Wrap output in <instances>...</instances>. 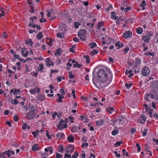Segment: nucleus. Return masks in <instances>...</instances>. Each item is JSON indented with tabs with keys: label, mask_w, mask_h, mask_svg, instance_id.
<instances>
[{
	"label": "nucleus",
	"mask_w": 158,
	"mask_h": 158,
	"mask_svg": "<svg viewBox=\"0 0 158 158\" xmlns=\"http://www.w3.org/2000/svg\"><path fill=\"white\" fill-rule=\"evenodd\" d=\"M136 31L137 33L140 34L142 33L143 29L142 28H137L136 29Z\"/></svg>",
	"instance_id": "nucleus-26"
},
{
	"label": "nucleus",
	"mask_w": 158,
	"mask_h": 158,
	"mask_svg": "<svg viewBox=\"0 0 158 158\" xmlns=\"http://www.w3.org/2000/svg\"><path fill=\"white\" fill-rule=\"evenodd\" d=\"M118 132L117 130H114L112 132V134L113 135H116Z\"/></svg>",
	"instance_id": "nucleus-42"
},
{
	"label": "nucleus",
	"mask_w": 158,
	"mask_h": 158,
	"mask_svg": "<svg viewBox=\"0 0 158 158\" xmlns=\"http://www.w3.org/2000/svg\"><path fill=\"white\" fill-rule=\"evenodd\" d=\"M82 66V65L81 64H78L77 62H75L74 64H73V66L74 67H78L80 68Z\"/></svg>",
	"instance_id": "nucleus-24"
},
{
	"label": "nucleus",
	"mask_w": 158,
	"mask_h": 158,
	"mask_svg": "<svg viewBox=\"0 0 158 158\" xmlns=\"http://www.w3.org/2000/svg\"><path fill=\"white\" fill-rule=\"evenodd\" d=\"M65 158H70L71 157V155L70 154H65L64 155Z\"/></svg>",
	"instance_id": "nucleus-59"
},
{
	"label": "nucleus",
	"mask_w": 158,
	"mask_h": 158,
	"mask_svg": "<svg viewBox=\"0 0 158 158\" xmlns=\"http://www.w3.org/2000/svg\"><path fill=\"white\" fill-rule=\"evenodd\" d=\"M29 26L33 28H35L37 27V25L36 24H31V23L29 24Z\"/></svg>",
	"instance_id": "nucleus-52"
},
{
	"label": "nucleus",
	"mask_w": 158,
	"mask_h": 158,
	"mask_svg": "<svg viewBox=\"0 0 158 158\" xmlns=\"http://www.w3.org/2000/svg\"><path fill=\"white\" fill-rule=\"evenodd\" d=\"M96 123L97 125H102L103 124V122L102 120H101L99 121H97L96 122Z\"/></svg>",
	"instance_id": "nucleus-41"
},
{
	"label": "nucleus",
	"mask_w": 158,
	"mask_h": 158,
	"mask_svg": "<svg viewBox=\"0 0 158 158\" xmlns=\"http://www.w3.org/2000/svg\"><path fill=\"white\" fill-rule=\"evenodd\" d=\"M40 23H42L43 22H46V20L45 19H43L42 18L40 19Z\"/></svg>",
	"instance_id": "nucleus-62"
},
{
	"label": "nucleus",
	"mask_w": 158,
	"mask_h": 158,
	"mask_svg": "<svg viewBox=\"0 0 158 158\" xmlns=\"http://www.w3.org/2000/svg\"><path fill=\"white\" fill-rule=\"evenodd\" d=\"M136 145L138 148V152H139L141 151V147L139 145V144L138 143H136Z\"/></svg>",
	"instance_id": "nucleus-45"
},
{
	"label": "nucleus",
	"mask_w": 158,
	"mask_h": 158,
	"mask_svg": "<svg viewBox=\"0 0 158 158\" xmlns=\"http://www.w3.org/2000/svg\"><path fill=\"white\" fill-rule=\"evenodd\" d=\"M40 149V147L37 144L33 145L32 146V150L33 151H36Z\"/></svg>",
	"instance_id": "nucleus-11"
},
{
	"label": "nucleus",
	"mask_w": 158,
	"mask_h": 158,
	"mask_svg": "<svg viewBox=\"0 0 158 158\" xmlns=\"http://www.w3.org/2000/svg\"><path fill=\"white\" fill-rule=\"evenodd\" d=\"M46 65L48 66H50L51 65L53 66V62L50 60V59L49 58H47L46 61Z\"/></svg>",
	"instance_id": "nucleus-10"
},
{
	"label": "nucleus",
	"mask_w": 158,
	"mask_h": 158,
	"mask_svg": "<svg viewBox=\"0 0 158 158\" xmlns=\"http://www.w3.org/2000/svg\"><path fill=\"white\" fill-rule=\"evenodd\" d=\"M64 33H58L57 34V37L60 38H63L64 36Z\"/></svg>",
	"instance_id": "nucleus-20"
},
{
	"label": "nucleus",
	"mask_w": 158,
	"mask_h": 158,
	"mask_svg": "<svg viewBox=\"0 0 158 158\" xmlns=\"http://www.w3.org/2000/svg\"><path fill=\"white\" fill-rule=\"evenodd\" d=\"M37 101H43L45 100V97L44 95L40 94L38 95L37 97Z\"/></svg>",
	"instance_id": "nucleus-8"
},
{
	"label": "nucleus",
	"mask_w": 158,
	"mask_h": 158,
	"mask_svg": "<svg viewBox=\"0 0 158 158\" xmlns=\"http://www.w3.org/2000/svg\"><path fill=\"white\" fill-rule=\"evenodd\" d=\"M43 36L42 35V33L41 32H39L37 35V38L39 40L43 38Z\"/></svg>",
	"instance_id": "nucleus-19"
},
{
	"label": "nucleus",
	"mask_w": 158,
	"mask_h": 158,
	"mask_svg": "<svg viewBox=\"0 0 158 158\" xmlns=\"http://www.w3.org/2000/svg\"><path fill=\"white\" fill-rule=\"evenodd\" d=\"M129 50V48L128 47H126L124 49V53H127L128 51Z\"/></svg>",
	"instance_id": "nucleus-54"
},
{
	"label": "nucleus",
	"mask_w": 158,
	"mask_h": 158,
	"mask_svg": "<svg viewBox=\"0 0 158 158\" xmlns=\"http://www.w3.org/2000/svg\"><path fill=\"white\" fill-rule=\"evenodd\" d=\"M103 23L102 21H101L98 22L97 29H99L101 27L103 26Z\"/></svg>",
	"instance_id": "nucleus-23"
},
{
	"label": "nucleus",
	"mask_w": 158,
	"mask_h": 158,
	"mask_svg": "<svg viewBox=\"0 0 158 158\" xmlns=\"http://www.w3.org/2000/svg\"><path fill=\"white\" fill-rule=\"evenodd\" d=\"M89 45L91 46V48L93 49L94 47H96L97 46L96 44L95 43H89Z\"/></svg>",
	"instance_id": "nucleus-33"
},
{
	"label": "nucleus",
	"mask_w": 158,
	"mask_h": 158,
	"mask_svg": "<svg viewBox=\"0 0 158 158\" xmlns=\"http://www.w3.org/2000/svg\"><path fill=\"white\" fill-rule=\"evenodd\" d=\"M69 78H73L74 77V76L72 72H70L69 73Z\"/></svg>",
	"instance_id": "nucleus-30"
},
{
	"label": "nucleus",
	"mask_w": 158,
	"mask_h": 158,
	"mask_svg": "<svg viewBox=\"0 0 158 158\" xmlns=\"http://www.w3.org/2000/svg\"><path fill=\"white\" fill-rule=\"evenodd\" d=\"M74 27L76 28H77L79 27V26L80 25V24L79 22H74Z\"/></svg>",
	"instance_id": "nucleus-32"
},
{
	"label": "nucleus",
	"mask_w": 158,
	"mask_h": 158,
	"mask_svg": "<svg viewBox=\"0 0 158 158\" xmlns=\"http://www.w3.org/2000/svg\"><path fill=\"white\" fill-rule=\"evenodd\" d=\"M116 14L115 12H112L111 13V18L113 19H114L115 20H118V17L116 16Z\"/></svg>",
	"instance_id": "nucleus-14"
},
{
	"label": "nucleus",
	"mask_w": 158,
	"mask_h": 158,
	"mask_svg": "<svg viewBox=\"0 0 158 158\" xmlns=\"http://www.w3.org/2000/svg\"><path fill=\"white\" fill-rule=\"evenodd\" d=\"M43 66L44 65L43 64H40L39 66L37 67V69L41 72H43V70L45 69V68Z\"/></svg>",
	"instance_id": "nucleus-12"
},
{
	"label": "nucleus",
	"mask_w": 158,
	"mask_h": 158,
	"mask_svg": "<svg viewBox=\"0 0 158 158\" xmlns=\"http://www.w3.org/2000/svg\"><path fill=\"white\" fill-rule=\"evenodd\" d=\"M10 151L8 150L7 151H6L5 152H3L0 155L1 157H2L3 158H5L6 157V156H5V155H7V156L8 157H9L11 155L10 152Z\"/></svg>",
	"instance_id": "nucleus-7"
},
{
	"label": "nucleus",
	"mask_w": 158,
	"mask_h": 158,
	"mask_svg": "<svg viewBox=\"0 0 158 158\" xmlns=\"http://www.w3.org/2000/svg\"><path fill=\"white\" fill-rule=\"evenodd\" d=\"M63 123H64V120L61 119L58 123V125L61 126L62 125V124Z\"/></svg>",
	"instance_id": "nucleus-56"
},
{
	"label": "nucleus",
	"mask_w": 158,
	"mask_h": 158,
	"mask_svg": "<svg viewBox=\"0 0 158 158\" xmlns=\"http://www.w3.org/2000/svg\"><path fill=\"white\" fill-rule=\"evenodd\" d=\"M147 131L148 130L146 128H145L144 129V131L143 133V136H145L147 135Z\"/></svg>",
	"instance_id": "nucleus-39"
},
{
	"label": "nucleus",
	"mask_w": 158,
	"mask_h": 158,
	"mask_svg": "<svg viewBox=\"0 0 158 158\" xmlns=\"http://www.w3.org/2000/svg\"><path fill=\"white\" fill-rule=\"evenodd\" d=\"M144 55H145L146 56L148 55H150L151 56H153L154 55V53H153V52L152 53V52H148L147 53H144Z\"/></svg>",
	"instance_id": "nucleus-44"
},
{
	"label": "nucleus",
	"mask_w": 158,
	"mask_h": 158,
	"mask_svg": "<svg viewBox=\"0 0 158 158\" xmlns=\"http://www.w3.org/2000/svg\"><path fill=\"white\" fill-rule=\"evenodd\" d=\"M132 35L131 32L130 31H127L123 34V36L125 38H127L131 37Z\"/></svg>",
	"instance_id": "nucleus-6"
},
{
	"label": "nucleus",
	"mask_w": 158,
	"mask_h": 158,
	"mask_svg": "<svg viewBox=\"0 0 158 158\" xmlns=\"http://www.w3.org/2000/svg\"><path fill=\"white\" fill-rule=\"evenodd\" d=\"M143 106L145 107V110H146V111L147 112H148L149 110L150 109H149V107H148V106L146 104H144Z\"/></svg>",
	"instance_id": "nucleus-43"
},
{
	"label": "nucleus",
	"mask_w": 158,
	"mask_h": 158,
	"mask_svg": "<svg viewBox=\"0 0 158 158\" xmlns=\"http://www.w3.org/2000/svg\"><path fill=\"white\" fill-rule=\"evenodd\" d=\"M27 126L28 125L27 124L24 123L23 124V126L22 127V128L23 129L25 130L27 128Z\"/></svg>",
	"instance_id": "nucleus-49"
},
{
	"label": "nucleus",
	"mask_w": 158,
	"mask_h": 158,
	"mask_svg": "<svg viewBox=\"0 0 158 158\" xmlns=\"http://www.w3.org/2000/svg\"><path fill=\"white\" fill-rule=\"evenodd\" d=\"M125 85L127 89H129L130 88L132 85V83H130L129 84H128L127 83H125Z\"/></svg>",
	"instance_id": "nucleus-37"
},
{
	"label": "nucleus",
	"mask_w": 158,
	"mask_h": 158,
	"mask_svg": "<svg viewBox=\"0 0 158 158\" xmlns=\"http://www.w3.org/2000/svg\"><path fill=\"white\" fill-rule=\"evenodd\" d=\"M29 54V52L28 51H27L25 52V53H23L22 55L23 56L26 57L27 56V55Z\"/></svg>",
	"instance_id": "nucleus-40"
},
{
	"label": "nucleus",
	"mask_w": 158,
	"mask_h": 158,
	"mask_svg": "<svg viewBox=\"0 0 158 158\" xmlns=\"http://www.w3.org/2000/svg\"><path fill=\"white\" fill-rule=\"evenodd\" d=\"M63 97V96H59L58 99H57V102H62V98Z\"/></svg>",
	"instance_id": "nucleus-51"
},
{
	"label": "nucleus",
	"mask_w": 158,
	"mask_h": 158,
	"mask_svg": "<svg viewBox=\"0 0 158 158\" xmlns=\"http://www.w3.org/2000/svg\"><path fill=\"white\" fill-rule=\"evenodd\" d=\"M146 6V4L145 3V1H142V3L140 4L141 6Z\"/></svg>",
	"instance_id": "nucleus-57"
},
{
	"label": "nucleus",
	"mask_w": 158,
	"mask_h": 158,
	"mask_svg": "<svg viewBox=\"0 0 158 158\" xmlns=\"http://www.w3.org/2000/svg\"><path fill=\"white\" fill-rule=\"evenodd\" d=\"M57 137L59 139L62 138L64 136V134L62 133H58L57 135Z\"/></svg>",
	"instance_id": "nucleus-18"
},
{
	"label": "nucleus",
	"mask_w": 158,
	"mask_h": 158,
	"mask_svg": "<svg viewBox=\"0 0 158 158\" xmlns=\"http://www.w3.org/2000/svg\"><path fill=\"white\" fill-rule=\"evenodd\" d=\"M60 92L61 93V95L62 96H63L65 94V93H64V89H60Z\"/></svg>",
	"instance_id": "nucleus-64"
},
{
	"label": "nucleus",
	"mask_w": 158,
	"mask_h": 158,
	"mask_svg": "<svg viewBox=\"0 0 158 158\" xmlns=\"http://www.w3.org/2000/svg\"><path fill=\"white\" fill-rule=\"evenodd\" d=\"M31 110H32L35 111H37V110L35 108V106L33 105H32L31 106Z\"/></svg>",
	"instance_id": "nucleus-46"
},
{
	"label": "nucleus",
	"mask_w": 158,
	"mask_h": 158,
	"mask_svg": "<svg viewBox=\"0 0 158 158\" xmlns=\"http://www.w3.org/2000/svg\"><path fill=\"white\" fill-rule=\"evenodd\" d=\"M13 119L15 121H17L19 120V118L17 115H15Z\"/></svg>",
	"instance_id": "nucleus-47"
},
{
	"label": "nucleus",
	"mask_w": 158,
	"mask_h": 158,
	"mask_svg": "<svg viewBox=\"0 0 158 158\" xmlns=\"http://www.w3.org/2000/svg\"><path fill=\"white\" fill-rule=\"evenodd\" d=\"M146 121V117L145 116L142 114L140 118L139 119L138 121L139 123L142 124L143 123Z\"/></svg>",
	"instance_id": "nucleus-9"
},
{
	"label": "nucleus",
	"mask_w": 158,
	"mask_h": 158,
	"mask_svg": "<svg viewBox=\"0 0 158 158\" xmlns=\"http://www.w3.org/2000/svg\"><path fill=\"white\" fill-rule=\"evenodd\" d=\"M4 9L2 7H0V13L2 14V15L3 16L4 15L5 13H4Z\"/></svg>",
	"instance_id": "nucleus-27"
},
{
	"label": "nucleus",
	"mask_w": 158,
	"mask_h": 158,
	"mask_svg": "<svg viewBox=\"0 0 158 158\" xmlns=\"http://www.w3.org/2000/svg\"><path fill=\"white\" fill-rule=\"evenodd\" d=\"M77 130V127L76 126L73 127L71 128V131L73 132H76Z\"/></svg>",
	"instance_id": "nucleus-34"
},
{
	"label": "nucleus",
	"mask_w": 158,
	"mask_h": 158,
	"mask_svg": "<svg viewBox=\"0 0 158 158\" xmlns=\"http://www.w3.org/2000/svg\"><path fill=\"white\" fill-rule=\"evenodd\" d=\"M115 46L118 47L117 48L118 49L120 48H122L123 46V44L122 43L118 41L116 43Z\"/></svg>",
	"instance_id": "nucleus-15"
},
{
	"label": "nucleus",
	"mask_w": 158,
	"mask_h": 158,
	"mask_svg": "<svg viewBox=\"0 0 158 158\" xmlns=\"http://www.w3.org/2000/svg\"><path fill=\"white\" fill-rule=\"evenodd\" d=\"M88 145V144L87 143H83L82 144L81 147L82 148H84L85 146L87 147Z\"/></svg>",
	"instance_id": "nucleus-60"
},
{
	"label": "nucleus",
	"mask_w": 158,
	"mask_h": 158,
	"mask_svg": "<svg viewBox=\"0 0 158 158\" xmlns=\"http://www.w3.org/2000/svg\"><path fill=\"white\" fill-rule=\"evenodd\" d=\"M59 152H63V146L61 145H60L58 146Z\"/></svg>",
	"instance_id": "nucleus-36"
},
{
	"label": "nucleus",
	"mask_w": 158,
	"mask_h": 158,
	"mask_svg": "<svg viewBox=\"0 0 158 158\" xmlns=\"http://www.w3.org/2000/svg\"><path fill=\"white\" fill-rule=\"evenodd\" d=\"M86 31L84 29L81 30L78 33L77 35L82 41L85 40L86 37Z\"/></svg>",
	"instance_id": "nucleus-3"
},
{
	"label": "nucleus",
	"mask_w": 158,
	"mask_h": 158,
	"mask_svg": "<svg viewBox=\"0 0 158 158\" xmlns=\"http://www.w3.org/2000/svg\"><path fill=\"white\" fill-rule=\"evenodd\" d=\"M153 111H154V110L153 109H152V110L150 109L149 110V111L148 112L149 114L150 117L151 118H152L153 117Z\"/></svg>",
	"instance_id": "nucleus-22"
},
{
	"label": "nucleus",
	"mask_w": 158,
	"mask_h": 158,
	"mask_svg": "<svg viewBox=\"0 0 158 158\" xmlns=\"http://www.w3.org/2000/svg\"><path fill=\"white\" fill-rule=\"evenodd\" d=\"M141 72L143 76H148L150 74V70L148 67L145 66L143 68Z\"/></svg>",
	"instance_id": "nucleus-4"
},
{
	"label": "nucleus",
	"mask_w": 158,
	"mask_h": 158,
	"mask_svg": "<svg viewBox=\"0 0 158 158\" xmlns=\"http://www.w3.org/2000/svg\"><path fill=\"white\" fill-rule=\"evenodd\" d=\"M37 87L34 89H32L29 90V92L31 94H34L36 92Z\"/></svg>",
	"instance_id": "nucleus-21"
},
{
	"label": "nucleus",
	"mask_w": 158,
	"mask_h": 158,
	"mask_svg": "<svg viewBox=\"0 0 158 158\" xmlns=\"http://www.w3.org/2000/svg\"><path fill=\"white\" fill-rule=\"evenodd\" d=\"M20 90L19 89H12L10 91V93H13V94H16V93H19Z\"/></svg>",
	"instance_id": "nucleus-16"
},
{
	"label": "nucleus",
	"mask_w": 158,
	"mask_h": 158,
	"mask_svg": "<svg viewBox=\"0 0 158 158\" xmlns=\"http://www.w3.org/2000/svg\"><path fill=\"white\" fill-rule=\"evenodd\" d=\"M141 60L139 59L138 58L136 59V63L137 64H140L141 63Z\"/></svg>",
	"instance_id": "nucleus-61"
},
{
	"label": "nucleus",
	"mask_w": 158,
	"mask_h": 158,
	"mask_svg": "<svg viewBox=\"0 0 158 158\" xmlns=\"http://www.w3.org/2000/svg\"><path fill=\"white\" fill-rule=\"evenodd\" d=\"M123 142L122 141H117L115 144V146L118 147V146H120V144L123 143Z\"/></svg>",
	"instance_id": "nucleus-35"
},
{
	"label": "nucleus",
	"mask_w": 158,
	"mask_h": 158,
	"mask_svg": "<svg viewBox=\"0 0 158 158\" xmlns=\"http://www.w3.org/2000/svg\"><path fill=\"white\" fill-rule=\"evenodd\" d=\"M30 42H32V40L31 39H27L25 41V43L27 44H29Z\"/></svg>",
	"instance_id": "nucleus-53"
},
{
	"label": "nucleus",
	"mask_w": 158,
	"mask_h": 158,
	"mask_svg": "<svg viewBox=\"0 0 158 158\" xmlns=\"http://www.w3.org/2000/svg\"><path fill=\"white\" fill-rule=\"evenodd\" d=\"M150 95V94H146L147 96L145 97V98L147 100V101H149V96Z\"/></svg>",
	"instance_id": "nucleus-55"
},
{
	"label": "nucleus",
	"mask_w": 158,
	"mask_h": 158,
	"mask_svg": "<svg viewBox=\"0 0 158 158\" xmlns=\"http://www.w3.org/2000/svg\"><path fill=\"white\" fill-rule=\"evenodd\" d=\"M69 119L70 120V122L71 123H73V117H71V116H69Z\"/></svg>",
	"instance_id": "nucleus-63"
},
{
	"label": "nucleus",
	"mask_w": 158,
	"mask_h": 158,
	"mask_svg": "<svg viewBox=\"0 0 158 158\" xmlns=\"http://www.w3.org/2000/svg\"><path fill=\"white\" fill-rule=\"evenodd\" d=\"M38 111H34L32 110H30L26 114V117L29 119H33L36 116V114Z\"/></svg>",
	"instance_id": "nucleus-2"
},
{
	"label": "nucleus",
	"mask_w": 158,
	"mask_h": 158,
	"mask_svg": "<svg viewBox=\"0 0 158 158\" xmlns=\"http://www.w3.org/2000/svg\"><path fill=\"white\" fill-rule=\"evenodd\" d=\"M108 72L106 70L102 69H100L97 74L98 77L93 79L94 84L98 88H102L105 87L111 82L110 79L106 78Z\"/></svg>",
	"instance_id": "nucleus-1"
},
{
	"label": "nucleus",
	"mask_w": 158,
	"mask_h": 158,
	"mask_svg": "<svg viewBox=\"0 0 158 158\" xmlns=\"http://www.w3.org/2000/svg\"><path fill=\"white\" fill-rule=\"evenodd\" d=\"M68 148L69 149L70 153H71L73 152L74 150V148L73 146L72 145H70L68 147Z\"/></svg>",
	"instance_id": "nucleus-25"
},
{
	"label": "nucleus",
	"mask_w": 158,
	"mask_h": 158,
	"mask_svg": "<svg viewBox=\"0 0 158 158\" xmlns=\"http://www.w3.org/2000/svg\"><path fill=\"white\" fill-rule=\"evenodd\" d=\"M152 35L151 34H148L143 37V40L146 43H148L150 39V37Z\"/></svg>",
	"instance_id": "nucleus-5"
},
{
	"label": "nucleus",
	"mask_w": 158,
	"mask_h": 158,
	"mask_svg": "<svg viewBox=\"0 0 158 158\" xmlns=\"http://www.w3.org/2000/svg\"><path fill=\"white\" fill-rule=\"evenodd\" d=\"M98 53V51H97L96 50L94 49L93 51L91 52V55L92 56Z\"/></svg>",
	"instance_id": "nucleus-38"
},
{
	"label": "nucleus",
	"mask_w": 158,
	"mask_h": 158,
	"mask_svg": "<svg viewBox=\"0 0 158 158\" xmlns=\"http://www.w3.org/2000/svg\"><path fill=\"white\" fill-rule=\"evenodd\" d=\"M53 41V40L51 39H49V42H48V44L50 45V46H51L52 45V42Z\"/></svg>",
	"instance_id": "nucleus-58"
},
{
	"label": "nucleus",
	"mask_w": 158,
	"mask_h": 158,
	"mask_svg": "<svg viewBox=\"0 0 158 158\" xmlns=\"http://www.w3.org/2000/svg\"><path fill=\"white\" fill-rule=\"evenodd\" d=\"M67 139L68 141L70 142H73L74 140V138L72 135H69L67 137Z\"/></svg>",
	"instance_id": "nucleus-17"
},
{
	"label": "nucleus",
	"mask_w": 158,
	"mask_h": 158,
	"mask_svg": "<svg viewBox=\"0 0 158 158\" xmlns=\"http://www.w3.org/2000/svg\"><path fill=\"white\" fill-rule=\"evenodd\" d=\"M11 103L12 104L17 105L18 103V101L16 100V99H15L11 101Z\"/></svg>",
	"instance_id": "nucleus-28"
},
{
	"label": "nucleus",
	"mask_w": 158,
	"mask_h": 158,
	"mask_svg": "<svg viewBox=\"0 0 158 158\" xmlns=\"http://www.w3.org/2000/svg\"><path fill=\"white\" fill-rule=\"evenodd\" d=\"M84 57L86 59V62L87 64L89 63L90 62V60L89 59V56L87 55H84Z\"/></svg>",
	"instance_id": "nucleus-29"
},
{
	"label": "nucleus",
	"mask_w": 158,
	"mask_h": 158,
	"mask_svg": "<svg viewBox=\"0 0 158 158\" xmlns=\"http://www.w3.org/2000/svg\"><path fill=\"white\" fill-rule=\"evenodd\" d=\"M62 52V50L60 48L57 49L55 52V55L60 56L61 54V52Z\"/></svg>",
	"instance_id": "nucleus-13"
},
{
	"label": "nucleus",
	"mask_w": 158,
	"mask_h": 158,
	"mask_svg": "<svg viewBox=\"0 0 158 158\" xmlns=\"http://www.w3.org/2000/svg\"><path fill=\"white\" fill-rule=\"evenodd\" d=\"M107 111L110 113L111 114L114 111V109L113 107H110L109 109H107Z\"/></svg>",
	"instance_id": "nucleus-31"
},
{
	"label": "nucleus",
	"mask_w": 158,
	"mask_h": 158,
	"mask_svg": "<svg viewBox=\"0 0 158 158\" xmlns=\"http://www.w3.org/2000/svg\"><path fill=\"white\" fill-rule=\"evenodd\" d=\"M56 157L55 158H62V156L61 154H60L58 153H57L56 154Z\"/></svg>",
	"instance_id": "nucleus-48"
},
{
	"label": "nucleus",
	"mask_w": 158,
	"mask_h": 158,
	"mask_svg": "<svg viewBox=\"0 0 158 158\" xmlns=\"http://www.w3.org/2000/svg\"><path fill=\"white\" fill-rule=\"evenodd\" d=\"M78 155V154L76 152H75L72 156V158H77Z\"/></svg>",
	"instance_id": "nucleus-50"
}]
</instances>
